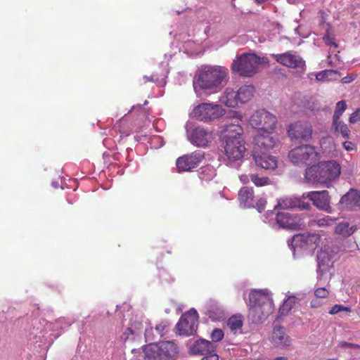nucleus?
<instances>
[{"label":"nucleus","instance_id":"1","mask_svg":"<svg viewBox=\"0 0 360 360\" xmlns=\"http://www.w3.org/2000/svg\"><path fill=\"white\" fill-rule=\"evenodd\" d=\"M229 70L219 65H202L193 77V85L195 91H208L210 93L219 91L224 83L228 80Z\"/></svg>","mask_w":360,"mask_h":360},{"label":"nucleus","instance_id":"2","mask_svg":"<svg viewBox=\"0 0 360 360\" xmlns=\"http://www.w3.org/2000/svg\"><path fill=\"white\" fill-rule=\"evenodd\" d=\"M340 174V163L335 160H328L307 167L304 176L308 182L319 184L328 188L333 181L338 179Z\"/></svg>","mask_w":360,"mask_h":360},{"label":"nucleus","instance_id":"3","mask_svg":"<svg viewBox=\"0 0 360 360\" xmlns=\"http://www.w3.org/2000/svg\"><path fill=\"white\" fill-rule=\"evenodd\" d=\"M249 316L253 322H262L273 312L274 303L268 292L255 290L249 295Z\"/></svg>","mask_w":360,"mask_h":360},{"label":"nucleus","instance_id":"4","mask_svg":"<svg viewBox=\"0 0 360 360\" xmlns=\"http://www.w3.org/2000/svg\"><path fill=\"white\" fill-rule=\"evenodd\" d=\"M143 351L147 360H176L178 357L177 346L171 341L149 344Z\"/></svg>","mask_w":360,"mask_h":360},{"label":"nucleus","instance_id":"5","mask_svg":"<svg viewBox=\"0 0 360 360\" xmlns=\"http://www.w3.org/2000/svg\"><path fill=\"white\" fill-rule=\"evenodd\" d=\"M259 65L260 57L255 53H243L233 60L231 70L241 77H250L257 72Z\"/></svg>","mask_w":360,"mask_h":360},{"label":"nucleus","instance_id":"6","mask_svg":"<svg viewBox=\"0 0 360 360\" xmlns=\"http://www.w3.org/2000/svg\"><path fill=\"white\" fill-rule=\"evenodd\" d=\"M288 158L295 165L311 167L319 160L320 154L314 146L305 144L292 149Z\"/></svg>","mask_w":360,"mask_h":360},{"label":"nucleus","instance_id":"7","mask_svg":"<svg viewBox=\"0 0 360 360\" xmlns=\"http://www.w3.org/2000/svg\"><path fill=\"white\" fill-rule=\"evenodd\" d=\"M277 122L276 115L264 109L255 111L249 118L250 126L257 129V132L274 133Z\"/></svg>","mask_w":360,"mask_h":360},{"label":"nucleus","instance_id":"8","mask_svg":"<svg viewBox=\"0 0 360 360\" xmlns=\"http://www.w3.org/2000/svg\"><path fill=\"white\" fill-rule=\"evenodd\" d=\"M192 113L197 120L208 122L224 115V110L218 104L202 103L195 107Z\"/></svg>","mask_w":360,"mask_h":360},{"label":"nucleus","instance_id":"9","mask_svg":"<svg viewBox=\"0 0 360 360\" xmlns=\"http://www.w3.org/2000/svg\"><path fill=\"white\" fill-rule=\"evenodd\" d=\"M198 314L195 309H191L181 315L176 325V329L181 335L189 336L197 329Z\"/></svg>","mask_w":360,"mask_h":360},{"label":"nucleus","instance_id":"10","mask_svg":"<svg viewBox=\"0 0 360 360\" xmlns=\"http://www.w3.org/2000/svg\"><path fill=\"white\" fill-rule=\"evenodd\" d=\"M271 57L279 64L288 68L299 70L302 72L306 70V63L304 59L300 56L294 54L291 51L271 54Z\"/></svg>","mask_w":360,"mask_h":360},{"label":"nucleus","instance_id":"11","mask_svg":"<svg viewBox=\"0 0 360 360\" xmlns=\"http://www.w3.org/2000/svg\"><path fill=\"white\" fill-rule=\"evenodd\" d=\"M204 159L205 153L198 150L179 157L176 161V165L179 172H188L197 167Z\"/></svg>","mask_w":360,"mask_h":360},{"label":"nucleus","instance_id":"12","mask_svg":"<svg viewBox=\"0 0 360 360\" xmlns=\"http://www.w3.org/2000/svg\"><path fill=\"white\" fill-rule=\"evenodd\" d=\"M312 126L308 122H295L291 124L288 129L291 139L309 141L312 136Z\"/></svg>","mask_w":360,"mask_h":360},{"label":"nucleus","instance_id":"13","mask_svg":"<svg viewBox=\"0 0 360 360\" xmlns=\"http://www.w3.org/2000/svg\"><path fill=\"white\" fill-rule=\"evenodd\" d=\"M276 219L277 224L284 229L299 230L304 226L303 219L300 216L286 211L278 212Z\"/></svg>","mask_w":360,"mask_h":360},{"label":"nucleus","instance_id":"14","mask_svg":"<svg viewBox=\"0 0 360 360\" xmlns=\"http://www.w3.org/2000/svg\"><path fill=\"white\" fill-rule=\"evenodd\" d=\"M306 197L313 202L314 206L319 210L326 212L328 213L332 212V207L330 206V195L328 191H311L306 194Z\"/></svg>","mask_w":360,"mask_h":360},{"label":"nucleus","instance_id":"15","mask_svg":"<svg viewBox=\"0 0 360 360\" xmlns=\"http://www.w3.org/2000/svg\"><path fill=\"white\" fill-rule=\"evenodd\" d=\"M224 151L227 158L232 161L242 159L246 152L244 140L225 142Z\"/></svg>","mask_w":360,"mask_h":360},{"label":"nucleus","instance_id":"16","mask_svg":"<svg viewBox=\"0 0 360 360\" xmlns=\"http://www.w3.org/2000/svg\"><path fill=\"white\" fill-rule=\"evenodd\" d=\"M212 139V132L201 127L194 128L189 138L190 141L193 145L202 148L207 146Z\"/></svg>","mask_w":360,"mask_h":360},{"label":"nucleus","instance_id":"17","mask_svg":"<svg viewBox=\"0 0 360 360\" xmlns=\"http://www.w3.org/2000/svg\"><path fill=\"white\" fill-rule=\"evenodd\" d=\"M252 156L255 164L266 170H274L278 166L276 158L264 151L253 150Z\"/></svg>","mask_w":360,"mask_h":360},{"label":"nucleus","instance_id":"18","mask_svg":"<svg viewBox=\"0 0 360 360\" xmlns=\"http://www.w3.org/2000/svg\"><path fill=\"white\" fill-rule=\"evenodd\" d=\"M243 134V129L239 123L226 124L221 131V136L224 142L244 140Z\"/></svg>","mask_w":360,"mask_h":360},{"label":"nucleus","instance_id":"19","mask_svg":"<svg viewBox=\"0 0 360 360\" xmlns=\"http://www.w3.org/2000/svg\"><path fill=\"white\" fill-rule=\"evenodd\" d=\"M273 133L257 132L254 138L255 147L253 150L259 151L272 149L276 144V140L271 136Z\"/></svg>","mask_w":360,"mask_h":360},{"label":"nucleus","instance_id":"20","mask_svg":"<svg viewBox=\"0 0 360 360\" xmlns=\"http://www.w3.org/2000/svg\"><path fill=\"white\" fill-rule=\"evenodd\" d=\"M271 341L274 345L281 348L286 347L291 343V340L285 333V328L283 326L274 327Z\"/></svg>","mask_w":360,"mask_h":360},{"label":"nucleus","instance_id":"21","mask_svg":"<svg viewBox=\"0 0 360 360\" xmlns=\"http://www.w3.org/2000/svg\"><path fill=\"white\" fill-rule=\"evenodd\" d=\"M292 240L297 244L300 243V245L314 248L319 243L321 237L316 233H303L295 236Z\"/></svg>","mask_w":360,"mask_h":360},{"label":"nucleus","instance_id":"22","mask_svg":"<svg viewBox=\"0 0 360 360\" xmlns=\"http://www.w3.org/2000/svg\"><path fill=\"white\" fill-rule=\"evenodd\" d=\"M191 351L193 354L206 355L210 352H214V346L212 342L200 339L194 342Z\"/></svg>","mask_w":360,"mask_h":360},{"label":"nucleus","instance_id":"23","mask_svg":"<svg viewBox=\"0 0 360 360\" xmlns=\"http://www.w3.org/2000/svg\"><path fill=\"white\" fill-rule=\"evenodd\" d=\"M254 191L252 187H242L238 192V200L244 207H250L254 205Z\"/></svg>","mask_w":360,"mask_h":360},{"label":"nucleus","instance_id":"24","mask_svg":"<svg viewBox=\"0 0 360 360\" xmlns=\"http://www.w3.org/2000/svg\"><path fill=\"white\" fill-rule=\"evenodd\" d=\"M238 98L237 91L233 89L227 87L220 98L222 103L229 108H235L238 105L239 101Z\"/></svg>","mask_w":360,"mask_h":360},{"label":"nucleus","instance_id":"25","mask_svg":"<svg viewBox=\"0 0 360 360\" xmlns=\"http://www.w3.org/2000/svg\"><path fill=\"white\" fill-rule=\"evenodd\" d=\"M318 262V275L322 276L324 273L329 271L330 266V259L328 254L324 251H320L317 253Z\"/></svg>","mask_w":360,"mask_h":360},{"label":"nucleus","instance_id":"26","mask_svg":"<svg viewBox=\"0 0 360 360\" xmlns=\"http://www.w3.org/2000/svg\"><path fill=\"white\" fill-rule=\"evenodd\" d=\"M255 89L252 85H244L237 91L239 103L243 104L249 102L254 96Z\"/></svg>","mask_w":360,"mask_h":360},{"label":"nucleus","instance_id":"27","mask_svg":"<svg viewBox=\"0 0 360 360\" xmlns=\"http://www.w3.org/2000/svg\"><path fill=\"white\" fill-rule=\"evenodd\" d=\"M340 202L350 208L360 207V192L350 191L342 197Z\"/></svg>","mask_w":360,"mask_h":360},{"label":"nucleus","instance_id":"28","mask_svg":"<svg viewBox=\"0 0 360 360\" xmlns=\"http://www.w3.org/2000/svg\"><path fill=\"white\" fill-rule=\"evenodd\" d=\"M243 325V317L240 314L233 315L227 320V326L234 333H242Z\"/></svg>","mask_w":360,"mask_h":360},{"label":"nucleus","instance_id":"29","mask_svg":"<svg viewBox=\"0 0 360 360\" xmlns=\"http://www.w3.org/2000/svg\"><path fill=\"white\" fill-rule=\"evenodd\" d=\"M198 174L202 181H209L216 176V170L212 165H207L200 168Z\"/></svg>","mask_w":360,"mask_h":360},{"label":"nucleus","instance_id":"30","mask_svg":"<svg viewBox=\"0 0 360 360\" xmlns=\"http://www.w3.org/2000/svg\"><path fill=\"white\" fill-rule=\"evenodd\" d=\"M332 127L335 131L339 132L343 138L347 139H349L350 130L344 122L340 121V120H337V122L333 120Z\"/></svg>","mask_w":360,"mask_h":360},{"label":"nucleus","instance_id":"31","mask_svg":"<svg viewBox=\"0 0 360 360\" xmlns=\"http://www.w3.org/2000/svg\"><path fill=\"white\" fill-rule=\"evenodd\" d=\"M356 230V226H352L349 227V224L347 222L340 223L335 227V233L342 235L343 236L348 237L352 235Z\"/></svg>","mask_w":360,"mask_h":360},{"label":"nucleus","instance_id":"32","mask_svg":"<svg viewBox=\"0 0 360 360\" xmlns=\"http://www.w3.org/2000/svg\"><path fill=\"white\" fill-rule=\"evenodd\" d=\"M250 178L251 181L256 186H264L269 185L271 184V181L268 177L266 176H259L257 174H251L250 175Z\"/></svg>","mask_w":360,"mask_h":360},{"label":"nucleus","instance_id":"33","mask_svg":"<svg viewBox=\"0 0 360 360\" xmlns=\"http://www.w3.org/2000/svg\"><path fill=\"white\" fill-rule=\"evenodd\" d=\"M347 108V103L345 100H342L336 103L335 110L333 115V120L337 122L340 120L342 113L346 110Z\"/></svg>","mask_w":360,"mask_h":360},{"label":"nucleus","instance_id":"34","mask_svg":"<svg viewBox=\"0 0 360 360\" xmlns=\"http://www.w3.org/2000/svg\"><path fill=\"white\" fill-rule=\"evenodd\" d=\"M323 40L328 46H333L335 47H338V44L335 41L334 34L331 31L330 27L326 30V34L323 37Z\"/></svg>","mask_w":360,"mask_h":360},{"label":"nucleus","instance_id":"35","mask_svg":"<svg viewBox=\"0 0 360 360\" xmlns=\"http://www.w3.org/2000/svg\"><path fill=\"white\" fill-rule=\"evenodd\" d=\"M298 198H287L285 199H282L281 202H279V205L284 209H291L296 208V204Z\"/></svg>","mask_w":360,"mask_h":360},{"label":"nucleus","instance_id":"36","mask_svg":"<svg viewBox=\"0 0 360 360\" xmlns=\"http://www.w3.org/2000/svg\"><path fill=\"white\" fill-rule=\"evenodd\" d=\"M169 326V323L167 321H162L155 326V330L157 333L162 336L167 331Z\"/></svg>","mask_w":360,"mask_h":360},{"label":"nucleus","instance_id":"37","mask_svg":"<svg viewBox=\"0 0 360 360\" xmlns=\"http://www.w3.org/2000/svg\"><path fill=\"white\" fill-rule=\"evenodd\" d=\"M352 309L349 307H345L340 304H335L328 311L331 315L336 314L341 311L351 312Z\"/></svg>","mask_w":360,"mask_h":360},{"label":"nucleus","instance_id":"38","mask_svg":"<svg viewBox=\"0 0 360 360\" xmlns=\"http://www.w3.org/2000/svg\"><path fill=\"white\" fill-rule=\"evenodd\" d=\"M335 221V219H333L329 216H326L323 218L318 219L316 224L319 226H331L334 224Z\"/></svg>","mask_w":360,"mask_h":360},{"label":"nucleus","instance_id":"39","mask_svg":"<svg viewBox=\"0 0 360 360\" xmlns=\"http://www.w3.org/2000/svg\"><path fill=\"white\" fill-rule=\"evenodd\" d=\"M224 338V332L221 329L216 328L211 333V338L213 342H219Z\"/></svg>","mask_w":360,"mask_h":360},{"label":"nucleus","instance_id":"40","mask_svg":"<svg viewBox=\"0 0 360 360\" xmlns=\"http://www.w3.org/2000/svg\"><path fill=\"white\" fill-rule=\"evenodd\" d=\"M316 298H326L329 295V291L326 288H318L314 291Z\"/></svg>","mask_w":360,"mask_h":360},{"label":"nucleus","instance_id":"41","mask_svg":"<svg viewBox=\"0 0 360 360\" xmlns=\"http://www.w3.org/2000/svg\"><path fill=\"white\" fill-rule=\"evenodd\" d=\"M292 305L289 300H286L279 309V314L281 316H285L291 309Z\"/></svg>","mask_w":360,"mask_h":360},{"label":"nucleus","instance_id":"42","mask_svg":"<svg viewBox=\"0 0 360 360\" xmlns=\"http://www.w3.org/2000/svg\"><path fill=\"white\" fill-rule=\"evenodd\" d=\"M141 323H137L134 326H131V327L127 328L126 330L125 334L127 335V338H128L129 334H137L139 331L141 330Z\"/></svg>","mask_w":360,"mask_h":360},{"label":"nucleus","instance_id":"43","mask_svg":"<svg viewBox=\"0 0 360 360\" xmlns=\"http://www.w3.org/2000/svg\"><path fill=\"white\" fill-rule=\"evenodd\" d=\"M359 121H360V108L356 109L354 112H352L349 117V122L351 124H355Z\"/></svg>","mask_w":360,"mask_h":360},{"label":"nucleus","instance_id":"44","mask_svg":"<svg viewBox=\"0 0 360 360\" xmlns=\"http://www.w3.org/2000/svg\"><path fill=\"white\" fill-rule=\"evenodd\" d=\"M296 202V208L300 210H309L311 208V205L309 202H304L300 198H298V200Z\"/></svg>","mask_w":360,"mask_h":360},{"label":"nucleus","instance_id":"45","mask_svg":"<svg viewBox=\"0 0 360 360\" xmlns=\"http://www.w3.org/2000/svg\"><path fill=\"white\" fill-rule=\"evenodd\" d=\"M125 122H126V118H125V117H122V118L120 120V121H119V122H117L115 124V128H117V129H119V131H120V132L121 134H125V135H128V134H129V133H128L127 131H124V130H122V129H121V125H122V124H124Z\"/></svg>","mask_w":360,"mask_h":360},{"label":"nucleus","instance_id":"46","mask_svg":"<svg viewBox=\"0 0 360 360\" xmlns=\"http://www.w3.org/2000/svg\"><path fill=\"white\" fill-rule=\"evenodd\" d=\"M342 146H343V148L347 150V151H352L353 150L355 149L356 146H355V144L351 141H345L343 143H342Z\"/></svg>","mask_w":360,"mask_h":360},{"label":"nucleus","instance_id":"47","mask_svg":"<svg viewBox=\"0 0 360 360\" xmlns=\"http://www.w3.org/2000/svg\"><path fill=\"white\" fill-rule=\"evenodd\" d=\"M265 205H266V200L263 198H260L257 202L256 206L259 212H262L264 210Z\"/></svg>","mask_w":360,"mask_h":360},{"label":"nucleus","instance_id":"48","mask_svg":"<svg viewBox=\"0 0 360 360\" xmlns=\"http://www.w3.org/2000/svg\"><path fill=\"white\" fill-rule=\"evenodd\" d=\"M201 360H219V356L217 354L210 352V354L205 355Z\"/></svg>","mask_w":360,"mask_h":360},{"label":"nucleus","instance_id":"49","mask_svg":"<svg viewBox=\"0 0 360 360\" xmlns=\"http://www.w3.org/2000/svg\"><path fill=\"white\" fill-rule=\"evenodd\" d=\"M356 75H349L343 77L342 79V82L345 84L350 83L352 81H354L356 79Z\"/></svg>","mask_w":360,"mask_h":360},{"label":"nucleus","instance_id":"50","mask_svg":"<svg viewBox=\"0 0 360 360\" xmlns=\"http://www.w3.org/2000/svg\"><path fill=\"white\" fill-rule=\"evenodd\" d=\"M321 303L317 299H314L310 302V307L311 308H318L321 307Z\"/></svg>","mask_w":360,"mask_h":360},{"label":"nucleus","instance_id":"51","mask_svg":"<svg viewBox=\"0 0 360 360\" xmlns=\"http://www.w3.org/2000/svg\"><path fill=\"white\" fill-rule=\"evenodd\" d=\"M326 72V71H322V72H320L317 73L316 75V79H318V80L322 79V78L323 77Z\"/></svg>","mask_w":360,"mask_h":360},{"label":"nucleus","instance_id":"52","mask_svg":"<svg viewBox=\"0 0 360 360\" xmlns=\"http://www.w3.org/2000/svg\"><path fill=\"white\" fill-rule=\"evenodd\" d=\"M52 186L54 188H58L59 187L62 188L58 181H53Z\"/></svg>","mask_w":360,"mask_h":360},{"label":"nucleus","instance_id":"53","mask_svg":"<svg viewBox=\"0 0 360 360\" xmlns=\"http://www.w3.org/2000/svg\"><path fill=\"white\" fill-rule=\"evenodd\" d=\"M240 180H241L243 182H244V183H246V182H248V176H245V175H241V176H240Z\"/></svg>","mask_w":360,"mask_h":360},{"label":"nucleus","instance_id":"54","mask_svg":"<svg viewBox=\"0 0 360 360\" xmlns=\"http://www.w3.org/2000/svg\"><path fill=\"white\" fill-rule=\"evenodd\" d=\"M274 360H288V358L285 356H278Z\"/></svg>","mask_w":360,"mask_h":360},{"label":"nucleus","instance_id":"55","mask_svg":"<svg viewBox=\"0 0 360 360\" xmlns=\"http://www.w3.org/2000/svg\"><path fill=\"white\" fill-rule=\"evenodd\" d=\"M144 79H146V81H153V78H150V77H148L146 76L144 77Z\"/></svg>","mask_w":360,"mask_h":360},{"label":"nucleus","instance_id":"56","mask_svg":"<svg viewBox=\"0 0 360 360\" xmlns=\"http://www.w3.org/2000/svg\"><path fill=\"white\" fill-rule=\"evenodd\" d=\"M256 2H257L258 4H262L265 1H266L267 0H255Z\"/></svg>","mask_w":360,"mask_h":360},{"label":"nucleus","instance_id":"57","mask_svg":"<svg viewBox=\"0 0 360 360\" xmlns=\"http://www.w3.org/2000/svg\"><path fill=\"white\" fill-rule=\"evenodd\" d=\"M330 59V56H329L328 57V63H329L331 66H333V63H332V61H331Z\"/></svg>","mask_w":360,"mask_h":360},{"label":"nucleus","instance_id":"58","mask_svg":"<svg viewBox=\"0 0 360 360\" xmlns=\"http://www.w3.org/2000/svg\"><path fill=\"white\" fill-rule=\"evenodd\" d=\"M328 360H336V359H328Z\"/></svg>","mask_w":360,"mask_h":360}]
</instances>
